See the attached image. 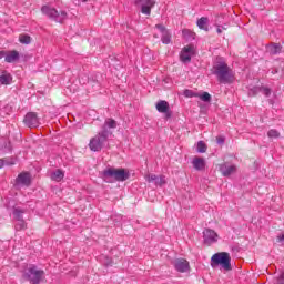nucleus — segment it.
<instances>
[{
    "mask_svg": "<svg viewBox=\"0 0 284 284\" xmlns=\"http://www.w3.org/2000/svg\"><path fill=\"white\" fill-rule=\"evenodd\" d=\"M116 122L112 118H108L102 125V130L98 132L89 142L91 152H101L102 148H105L110 136H112V130H116Z\"/></svg>",
    "mask_w": 284,
    "mask_h": 284,
    "instance_id": "obj_1",
    "label": "nucleus"
},
{
    "mask_svg": "<svg viewBox=\"0 0 284 284\" xmlns=\"http://www.w3.org/2000/svg\"><path fill=\"white\" fill-rule=\"evenodd\" d=\"M213 74L217 77L220 83H232L234 81V73L225 61H217L213 65Z\"/></svg>",
    "mask_w": 284,
    "mask_h": 284,
    "instance_id": "obj_2",
    "label": "nucleus"
},
{
    "mask_svg": "<svg viewBox=\"0 0 284 284\" xmlns=\"http://www.w3.org/2000/svg\"><path fill=\"white\" fill-rule=\"evenodd\" d=\"M221 267L225 270V272H232V257L227 252L215 253L211 257V267Z\"/></svg>",
    "mask_w": 284,
    "mask_h": 284,
    "instance_id": "obj_3",
    "label": "nucleus"
},
{
    "mask_svg": "<svg viewBox=\"0 0 284 284\" xmlns=\"http://www.w3.org/2000/svg\"><path fill=\"white\" fill-rule=\"evenodd\" d=\"M103 179L106 183H110L109 179H114V181L118 182L128 181V179H130V171L125 169L109 168L103 171Z\"/></svg>",
    "mask_w": 284,
    "mask_h": 284,
    "instance_id": "obj_4",
    "label": "nucleus"
},
{
    "mask_svg": "<svg viewBox=\"0 0 284 284\" xmlns=\"http://www.w3.org/2000/svg\"><path fill=\"white\" fill-rule=\"evenodd\" d=\"M42 14H45L49 19H52L57 23H62L68 19V12L65 11H58L55 8L50 6H42L41 8Z\"/></svg>",
    "mask_w": 284,
    "mask_h": 284,
    "instance_id": "obj_5",
    "label": "nucleus"
},
{
    "mask_svg": "<svg viewBox=\"0 0 284 284\" xmlns=\"http://www.w3.org/2000/svg\"><path fill=\"white\" fill-rule=\"evenodd\" d=\"M23 276L26 281H30L32 284H41L45 272L37 268V266H30Z\"/></svg>",
    "mask_w": 284,
    "mask_h": 284,
    "instance_id": "obj_6",
    "label": "nucleus"
},
{
    "mask_svg": "<svg viewBox=\"0 0 284 284\" xmlns=\"http://www.w3.org/2000/svg\"><path fill=\"white\" fill-rule=\"evenodd\" d=\"M135 6L141 8L142 14H146L150 17L152 14V9L156 6V1L154 0H135Z\"/></svg>",
    "mask_w": 284,
    "mask_h": 284,
    "instance_id": "obj_7",
    "label": "nucleus"
},
{
    "mask_svg": "<svg viewBox=\"0 0 284 284\" xmlns=\"http://www.w3.org/2000/svg\"><path fill=\"white\" fill-rule=\"evenodd\" d=\"M155 108L158 112H160L161 114H164L166 121L168 119H172V110H170V103H168V101L165 100L158 101V103L155 104Z\"/></svg>",
    "mask_w": 284,
    "mask_h": 284,
    "instance_id": "obj_8",
    "label": "nucleus"
},
{
    "mask_svg": "<svg viewBox=\"0 0 284 284\" xmlns=\"http://www.w3.org/2000/svg\"><path fill=\"white\" fill-rule=\"evenodd\" d=\"M155 28L161 32L162 43H164V45H170V43H172V33H170V30L163 24H155Z\"/></svg>",
    "mask_w": 284,
    "mask_h": 284,
    "instance_id": "obj_9",
    "label": "nucleus"
},
{
    "mask_svg": "<svg viewBox=\"0 0 284 284\" xmlns=\"http://www.w3.org/2000/svg\"><path fill=\"white\" fill-rule=\"evenodd\" d=\"M16 185H24V187H30L32 185V175L29 172L20 173L16 179Z\"/></svg>",
    "mask_w": 284,
    "mask_h": 284,
    "instance_id": "obj_10",
    "label": "nucleus"
},
{
    "mask_svg": "<svg viewBox=\"0 0 284 284\" xmlns=\"http://www.w3.org/2000/svg\"><path fill=\"white\" fill-rule=\"evenodd\" d=\"M173 267L176 270V272L185 274V272H190V262H187L185 258H176L173 262Z\"/></svg>",
    "mask_w": 284,
    "mask_h": 284,
    "instance_id": "obj_11",
    "label": "nucleus"
},
{
    "mask_svg": "<svg viewBox=\"0 0 284 284\" xmlns=\"http://www.w3.org/2000/svg\"><path fill=\"white\" fill-rule=\"evenodd\" d=\"M192 57H194V45L184 47L180 54L182 63H190V61H192Z\"/></svg>",
    "mask_w": 284,
    "mask_h": 284,
    "instance_id": "obj_12",
    "label": "nucleus"
},
{
    "mask_svg": "<svg viewBox=\"0 0 284 284\" xmlns=\"http://www.w3.org/2000/svg\"><path fill=\"white\" fill-rule=\"evenodd\" d=\"M23 122L28 128H39V116L34 112L27 113Z\"/></svg>",
    "mask_w": 284,
    "mask_h": 284,
    "instance_id": "obj_13",
    "label": "nucleus"
},
{
    "mask_svg": "<svg viewBox=\"0 0 284 284\" xmlns=\"http://www.w3.org/2000/svg\"><path fill=\"white\" fill-rule=\"evenodd\" d=\"M203 236H204V243L206 245H212V243H216L219 239V234L212 229H205L203 231Z\"/></svg>",
    "mask_w": 284,
    "mask_h": 284,
    "instance_id": "obj_14",
    "label": "nucleus"
},
{
    "mask_svg": "<svg viewBox=\"0 0 284 284\" xmlns=\"http://www.w3.org/2000/svg\"><path fill=\"white\" fill-rule=\"evenodd\" d=\"M145 180L148 183H154L155 185H159L160 187L162 185H165V175H156V174H148L145 175Z\"/></svg>",
    "mask_w": 284,
    "mask_h": 284,
    "instance_id": "obj_15",
    "label": "nucleus"
},
{
    "mask_svg": "<svg viewBox=\"0 0 284 284\" xmlns=\"http://www.w3.org/2000/svg\"><path fill=\"white\" fill-rule=\"evenodd\" d=\"M220 172L223 176H231V174H234L236 172L235 165H227V164H221L220 165Z\"/></svg>",
    "mask_w": 284,
    "mask_h": 284,
    "instance_id": "obj_16",
    "label": "nucleus"
},
{
    "mask_svg": "<svg viewBox=\"0 0 284 284\" xmlns=\"http://www.w3.org/2000/svg\"><path fill=\"white\" fill-rule=\"evenodd\" d=\"M19 51L13 50V51H9L6 57H4V61L6 63H14L17 61H19Z\"/></svg>",
    "mask_w": 284,
    "mask_h": 284,
    "instance_id": "obj_17",
    "label": "nucleus"
},
{
    "mask_svg": "<svg viewBox=\"0 0 284 284\" xmlns=\"http://www.w3.org/2000/svg\"><path fill=\"white\" fill-rule=\"evenodd\" d=\"M192 163L194 170H197V172L205 170V160L203 158H194Z\"/></svg>",
    "mask_w": 284,
    "mask_h": 284,
    "instance_id": "obj_18",
    "label": "nucleus"
},
{
    "mask_svg": "<svg viewBox=\"0 0 284 284\" xmlns=\"http://www.w3.org/2000/svg\"><path fill=\"white\" fill-rule=\"evenodd\" d=\"M0 83L2 85H10L12 83V74L8 73V71H2Z\"/></svg>",
    "mask_w": 284,
    "mask_h": 284,
    "instance_id": "obj_19",
    "label": "nucleus"
},
{
    "mask_svg": "<svg viewBox=\"0 0 284 284\" xmlns=\"http://www.w3.org/2000/svg\"><path fill=\"white\" fill-rule=\"evenodd\" d=\"M207 21L209 19L205 17H202L197 20V28H200V30H205V32H207V30H210L207 28Z\"/></svg>",
    "mask_w": 284,
    "mask_h": 284,
    "instance_id": "obj_20",
    "label": "nucleus"
},
{
    "mask_svg": "<svg viewBox=\"0 0 284 284\" xmlns=\"http://www.w3.org/2000/svg\"><path fill=\"white\" fill-rule=\"evenodd\" d=\"M23 214H26V211L20 207L13 209V216L16 221H23Z\"/></svg>",
    "mask_w": 284,
    "mask_h": 284,
    "instance_id": "obj_21",
    "label": "nucleus"
},
{
    "mask_svg": "<svg viewBox=\"0 0 284 284\" xmlns=\"http://www.w3.org/2000/svg\"><path fill=\"white\" fill-rule=\"evenodd\" d=\"M64 173L62 170H57L53 173H51V180L52 181H63Z\"/></svg>",
    "mask_w": 284,
    "mask_h": 284,
    "instance_id": "obj_22",
    "label": "nucleus"
},
{
    "mask_svg": "<svg viewBox=\"0 0 284 284\" xmlns=\"http://www.w3.org/2000/svg\"><path fill=\"white\" fill-rule=\"evenodd\" d=\"M19 41L24 45H30V43H32V38L29 34L22 33L19 36Z\"/></svg>",
    "mask_w": 284,
    "mask_h": 284,
    "instance_id": "obj_23",
    "label": "nucleus"
},
{
    "mask_svg": "<svg viewBox=\"0 0 284 284\" xmlns=\"http://www.w3.org/2000/svg\"><path fill=\"white\" fill-rule=\"evenodd\" d=\"M0 150H6V152H12V144L8 140L2 138V144H0Z\"/></svg>",
    "mask_w": 284,
    "mask_h": 284,
    "instance_id": "obj_24",
    "label": "nucleus"
},
{
    "mask_svg": "<svg viewBox=\"0 0 284 284\" xmlns=\"http://www.w3.org/2000/svg\"><path fill=\"white\" fill-rule=\"evenodd\" d=\"M196 150L200 154H205V152H207V144H205L203 141H199Z\"/></svg>",
    "mask_w": 284,
    "mask_h": 284,
    "instance_id": "obj_25",
    "label": "nucleus"
},
{
    "mask_svg": "<svg viewBox=\"0 0 284 284\" xmlns=\"http://www.w3.org/2000/svg\"><path fill=\"white\" fill-rule=\"evenodd\" d=\"M197 98L201 99V101H204V103H210V101H212V95L207 92H203L202 94L197 93Z\"/></svg>",
    "mask_w": 284,
    "mask_h": 284,
    "instance_id": "obj_26",
    "label": "nucleus"
},
{
    "mask_svg": "<svg viewBox=\"0 0 284 284\" xmlns=\"http://www.w3.org/2000/svg\"><path fill=\"white\" fill-rule=\"evenodd\" d=\"M281 50H282V47L278 43H273L270 47L271 54H280Z\"/></svg>",
    "mask_w": 284,
    "mask_h": 284,
    "instance_id": "obj_27",
    "label": "nucleus"
},
{
    "mask_svg": "<svg viewBox=\"0 0 284 284\" xmlns=\"http://www.w3.org/2000/svg\"><path fill=\"white\" fill-rule=\"evenodd\" d=\"M267 136L268 139H278L281 136V133H278L276 130L274 129H271L268 132H267Z\"/></svg>",
    "mask_w": 284,
    "mask_h": 284,
    "instance_id": "obj_28",
    "label": "nucleus"
},
{
    "mask_svg": "<svg viewBox=\"0 0 284 284\" xmlns=\"http://www.w3.org/2000/svg\"><path fill=\"white\" fill-rule=\"evenodd\" d=\"M17 232H21V230H26V221L24 220H18V223L16 224Z\"/></svg>",
    "mask_w": 284,
    "mask_h": 284,
    "instance_id": "obj_29",
    "label": "nucleus"
},
{
    "mask_svg": "<svg viewBox=\"0 0 284 284\" xmlns=\"http://www.w3.org/2000/svg\"><path fill=\"white\" fill-rule=\"evenodd\" d=\"M258 92H261L260 87H253L248 90L247 94H248V97H256V94H258Z\"/></svg>",
    "mask_w": 284,
    "mask_h": 284,
    "instance_id": "obj_30",
    "label": "nucleus"
},
{
    "mask_svg": "<svg viewBox=\"0 0 284 284\" xmlns=\"http://www.w3.org/2000/svg\"><path fill=\"white\" fill-rule=\"evenodd\" d=\"M260 92L264 94V97H271L272 95V89L267 87H260Z\"/></svg>",
    "mask_w": 284,
    "mask_h": 284,
    "instance_id": "obj_31",
    "label": "nucleus"
},
{
    "mask_svg": "<svg viewBox=\"0 0 284 284\" xmlns=\"http://www.w3.org/2000/svg\"><path fill=\"white\" fill-rule=\"evenodd\" d=\"M184 97L187 99H192V97H199V93H195L194 91L186 89L184 90Z\"/></svg>",
    "mask_w": 284,
    "mask_h": 284,
    "instance_id": "obj_32",
    "label": "nucleus"
},
{
    "mask_svg": "<svg viewBox=\"0 0 284 284\" xmlns=\"http://www.w3.org/2000/svg\"><path fill=\"white\" fill-rule=\"evenodd\" d=\"M182 34L183 37H185V39H190V37H194V33H192V31L187 29L182 30Z\"/></svg>",
    "mask_w": 284,
    "mask_h": 284,
    "instance_id": "obj_33",
    "label": "nucleus"
},
{
    "mask_svg": "<svg viewBox=\"0 0 284 284\" xmlns=\"http://www.w3.org/2000/svg\"><path fill=\"white\" fill-rule=\"evenodd\" d=\"M216 143H217V145H224L225 136H223V135L217 136L216 138Z\"/></svg>",
    "mask_w": 284,
    "mask_h": 284,
    "instance_id": "obj_34",
    "label": "nucleus"
},
{
    "mask_svg": "<svg viewBox=\"0 0 284 284\" xmlns=\"http://www.w3.org/2000/svg\"><path fill=\"white\" fill-rule=\"evenodd\" d=\"M105 267H110L112 266V260H110L109 257H106L105 262H104Z\"/></svg>",
    "mask_w": 284,
    "mask_h": 284,
    "instance_id": "obj_35",
    "label": "nucleus"
},
{
    "mask_svg": "<svg viewBox=\"0 0 284 284\" xmlns=\"http://www.w3.org/2000/svg\"><path fill=\"white\" fill-rule=\"evenodd\" d=\"M4 160V165H14V161L13 160H8V159H3Z\"/></svg>",
    "mask_w": 284,
    "mask_h": 284,
    "instance_id": "obj_36",
    "label": "nucleus"
},
{
    "mask_svg": "<svg viewBox=\"0 0 284 284\" xmlns=\"http://www.w3.org/2000/svg\"><path fill=\"white\" fill-rule=\"evenodd\" d=\"M277 284H284V272L281 274Z\"/></svg>",
    "mask_w": 284,
    "mask_h": 284,
    "instance_id": "obj_37",
    "label": "nucleus"
},
{
    "mask_svg": "<svg viewBox=\"0 0 284 284\" xmlns=\"http://www.w3.org/2000/svg\"><path fill=\"white\" fill-rule=\"evenodd\" d=\"M278 243H284V234L277 236Z\"/></svg>",
    "mask_w": 284,
    "mask_h": 284,
    "instance_id": "obj_38",
    "label": "nucleus"
},
{
    "mask_svg": "<svg viewBox=\"0 0 284 284\" xmlns=\"http://www.w3.org/2000/svg\"><path fill=\"white\" fill-rule=\"evenodd\" d=\"M3 165H6V160L0 159V170H1V168H3Z\"/></svg>",
    "mask_w": 284,
    "mask_h": 284,
    "instance_id": "obj_39",
    "label": "nucleus"
},
{
    "mask_svg": "<svg viewBox=\"0 0 284 284\" xmlns=\"http://www.w3.org/2000/svg\"><path fill=\"white\" fill-rule=\"evenodd\" d=\"M7 53L6 51H0V59H3V57L6 58Z\"/></svg>",
    "mask_w": 284,
    "mask_h": 284,
    "instance_id": "obj_40",
    "label": "nucleus"
},
{
    "mask_svg": "<svg viewBox=\"0 0 284 284\" xmlns=\"http://www.w3.org/2000/svg\"><path fill=\"white\" fill-rule=\"evenodd\" d=\"M222 30L221 28H217V33L221 34Z\"/></svg>",
    "mask_w": 284,
    "mask_h": 284,
    "instance_id": "obj_41",
    "label": "nucleus"
},
{
    "mask_svg": "<svg viewBox=\"0 0 284 284\" xmlns=\"http://www.w3.org/2000/svg\"><path fill=\"white\" fill-rule=\"evenodd\" d=\"M154 38H155V39H159V36L154 34Z\"/></svg>",
    "mask_w": 284,
    "mask_h": 284,
    "instance_id": "obj_42",
    "label": "nucleus"
},
{
    "mask_svg": "<svg viewBox=\"0 0 284 284\" xmlns=\"http://www.w3.org/2000/svg\"><path fill=\"white\" fill-rule=\"evenodd\" d=\"M82 1H83V3L88 2V0H82Z\"/></svg>",
    "mask_w": 284,
    "mask_h": 284,
    "instance_id": "obj_43",
    "label": "nucleus"
}]
</instances>
